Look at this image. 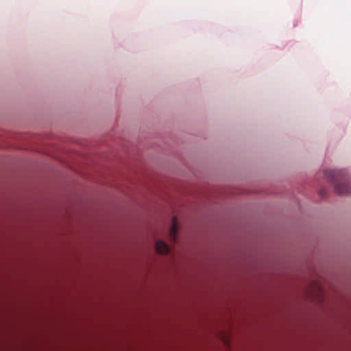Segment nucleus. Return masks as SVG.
<instances>
[{"mask_svg": "<svg viewBox=\"0 0 351 351\" xmlns=\"http://www.w3.org/2000/svg\"><path fill=\"white\" fill-rule=\"evenodd\" d=\"M155 247L156 252L161 254H167L169 251V246L162 241H157L155 243Z\"/></svg>", "mask_w": 351, "mask_h": 351, "instance_id": "2", "label": "nucleus"}, {"mask_svg": "<svg viewBox=\"0 0 351 351\" xmlns=\"http://www.w3.org/2000/svg\"><path fill=\"white\" fill-rule=\"evenodd\" d=\"M177 230H178V222H177V218L174 217L172 219V223L169 228V237L171 239H172L173 241H176L177 238Z\"/></svg>", "mask_w": 351, "mask_h": 351, "instance_id": "3", "label": "nucleus"}, {"mask_svg": "<svg viewBox=\"0 0 351 351\" xmlns=\"http://www.w3.org/2000/svg\"><path fill=\"white\" fill-rule=\"evenodd\" d=\"M324 176L329 182L334 184L335 189L337 193L343 195L348 193L349 185L343 170H326L324 171Z\"/></svg>", "mask_w": 351, "mask_h": 351, "instance_id": "1", "label": "nucleus"}]
</instances>
